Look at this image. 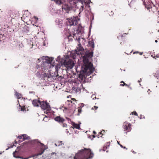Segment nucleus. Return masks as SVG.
Masks as SVG:
<instances>
[{
  "instance_id": "45",
  "label": "nucleus",
  "mask_w": 159,
  "mask_h": 159,
  "mask_svg": "<svg viewBox=\"0 0 159 159\" xmlns=\"http://www.w3.org/2000/svg\"><path fill=\"white\" fill-rule=\"evenodd\" d=\"M18 102L19 103V101L18 100Z\"/></svg>"
},
{
  "instance_id": "36",
  "label": "nucleus",
  "mask_w": 159,
  "mask_h": 159,
  "mask_svg": "<svg viewBox=\"0 0 159 159\" xmlns=\"http://www.w3.org/2000/svg\"><path fill=\"white\" fill-rule=\"evenodd\" d=\"M143 53V52H140V55H142Z\"/></svg>"
},
{
  "instance_id": "40",
  "label": "nucleus",
  "mask_w": 159,
  "mask_h": 159,
  "mask_svg": "<svg viewBox=\"0 0 159 159\" xmlns=\"http://www.w3.org/2000/svg\"><path fill=\"white\" fill-rule=\"evenodd\" d=\"M123 148H126V147H123Z\"/></svg>"
},
{
  "instance_id": "44",
  "label": "nucleus",
  "mask_w": 159,
  "mask_h": 159,
  "mask_svg": "<svg viewBox=\"0 0 159 159\" xmlns=\"http://www.w3.org/2000/svg\"><path fill=\"white\" fill-rule=\"evenodd\" d=\"M76 71L77 72V69H76Z\"/></svg>"
},
{
  "instance_id": "28",
  "label": "nucleus",
  "mask_w": 159,
  "mask_h": 159,
  "mask_svg": "<svg viewBox=\"0 0 159 159\" xmlns=\"http://www.w3.org/2000/svg\"><path fill=\"white\" fill-rule=\"evenodd\" d=\"M125 84H126V85H125V86H126L127 87H128V88H130V89H131V87H130V85H128V84H126L125 83Z\"/></svg>"
},
{
  "instance_id": "9",
  "label": "nucleus",
  "mask_w": 159,
  "mask_h": 159,
  "mask_svg": "<svg viewBox=\"0 0 159 159\" xmlns=\"http://www.w3.org/2000/svg\"><path fill=\"white\" fill-rule=\"evenodd\" d=\"M62 9L66 10V12L67 13H68V11H70L71 9V8L66 5H65L64 6H62Z\"/></svg>"
},
{
  "instance_id": "27",
  "label": "nucleus",
  "mask_w": 159,
  "mask_h": 159,
  "mask_svg": "<svg viewBox=\"0 0 159 159\" xmlns=\"http://www.w3.org/2000/svg\"><path fill=\"white\" fill-rule=\"evenodd\" d=\"M18 138L19 139H23V135H19L18 137Z\"/></svg>"
},
{
  "instance_id": "41",
  "label": "nucleus",
  "mask_w": 159,
  "mask_h": 159,
  "mask_svg": "<svg viewBox=\"0 0 159 159\" xmlns=\"http://www.w3.org/2000/svg\"><path fill=\"white\" fill-rule=\"evenodd\" d=\"M93 138H95V135H93Z\"/></svg>"
},
{
  "instance_id": "30",
  "label": "nucleus",
  "mask_w": 159,
  "mask_h": 159,
  "mask_svg": "<svg viewBox=\"0 0 159 159\" xmlns=\"http://www.w3.org/2000/svg\"><path fill=\"white\" fill-rule=\"evenodd\" d=\"M98 108V107L96 106H94L93 107V108L92 107V109H93L94 108L95 109V110H96Z\"/></svg>"
},
{
  "instance_id": "11",
  "label": "nucleus",
  "mask_w": 159,
  "mask_h": 159,
  "mask_svg": "<svg viewBox=\"0 0 159 159\" xmlns=\"http://www.w3.org/2000/svg\"><path fill=\"white\" fill-rule=\"evenodd\" d=\"M89 44L90 46L91 47L92 49H93L92 50H93V48H94V43L93 41H90L89 42Z\"/></svg>"
},
{
  "instance_id": "38",
  "label": "nucleus",
  "mask_w": 159,
  "mask_h": 159,
  "mask_svg": "<svg viewBox=\"0 0 159 159\" xmlns=\"http://www.w3.org/2000/svg\"><path fill=\"white\" fill-rule=\"evenodd\" d=\"M68 101V102H70L71 103H72V101Z\"/></svg>"
},
{
  "instance_id": "6",
  "label": "nucleus",
  "mask_w": 159,
  "mask_h": 159,
  "mask_svg": "<svg viewBox=\"0 0 159 159\" xmlns=\"http://www.w3.org/2000/svg\"><path fill=\"white\" fill-rule=\"evenodd\" d=\"M131 125L130 123L125 122L123 125V128L125 130L127 131V132H129L131 130Z\"/></svg>"
},
{
  "instance_id": "33",
  "label": "nucleus",
  "mask_w": 159,
  "mask_h": 159,
  "mask_svg": "<svg viewBox=\"0 0 159 159\" xmlns=\"http://www.w3.org/2000/svg\"><path fill=\"white\" fill-rule=\"evenodd\" d=\"M119 145H120V146L122 148H123V146L122 145H121V144H119Z\"/></svg>"
},
{
  "instance_id": "16",
  "label": "nucleus",
  "mask_w": 159,
  "mask_h": 159,
  "mask_svg": "<svg viewBox=\"0 0 159 159\" xmlns=\"http://www.w3.org/2000/svg\"><path fill=\"white\" fill-rule=\"evenodd\" d=\"M16 95L18 99H20L22 97L21 94L17 92H16Z\"/></svg>"
},
{
  "instance_id": "14",
  "label": "nucleus",
  "mask_w": 159,
  "mask_h": 159,
  "mask_svg": "<svg viewBox=\"0 0 159 159\" xmlns=\"http://www.w3.org/2000/svg\"><path fill=\"white\" fill-rule=\"evenodd\" d=\"M62 141H59L57 142L56 143H55V145L56 146H59L62 145Z\"/></svg>"
},
{
  "instance_id": "43",
  "label": "nucleus",
  "mask_w": 159,
  "mask_h": 159,
  "mask_svg": "<svg viewBox=\"0 0 159 159\" xmlns=\"http://www.w3.org/2000/svg\"><path fill=\"white\" fill-rule=\"evenodd\" d=\"M38 60L39 61V59L38 58Z\"/></svg>"
},
{
  "instance_id": "18",
  "label": "nucleus",
  "mask_w": 159,
  "mask_h": 159,
  "mask_svg": "<svg viewBox=\"0 0 159 159\" xmlns=\"http://www.w3.org/2000/svg\"><path fill=\"white\" fill-rule=\"evenodd\" d=\"M29 137L26 134H23V140L28 139H29Z\"/></svg>"
},
{
  "instance_id": "3",
  "label": "nucleus",
  "mask_w": 159,
  "mask_h": 159,
  "mask_svg": "<svg viewBox=\"0 0 159 159\" xmlns=\"http://www.w3.org/2000/svg\"><path fill=\"white\" fill-rule=\"evenodd\" d=\"M74 63L73 61L71 59H66L65 60L64 62L63 65L66 67L67 69H72L74 65Z\"/></svg>"
},
{
  "instance_id": "35",
  "label": "nucleus",
  "mask_w": 159,
  "mask_h": 159,
  "mask_svg": "<svg viewBox=\"0 0 159 159\" xmlns=\"http://www.w3.org/2000/svg\"><path fill=\"white\" fill-rule=\"evenodd\" d=\"M93 133L94 134H96V132L95 131H93Z\"/></svg>"
},
{
  "instance_id": "20",
  "label": "nucleus",
  "mask_w": 159,
  "mask_h": 159,
  "mask_svg": "<svg viewBox=\"0 0 159 159\" xmlns=\"http://www.w3.org/2000/svg\"><path fill=\"white\" fill-rule=\"evenodd\" d=\"M19 106L20 107V111H24L25 110V106H21V105H19Z\"/></svg>"
},
{
  "instance_id": "1",
  "label": "nucleus",
  "mask_w": 159,
  "mask_h": 159,
  "mask_svg": "<svg viewBox=\"0 0 159 159\" xmlns=\"http://www.w3.org/2000/svg\"><path fill=\"white\" fill-rule=\"evenodd\" d=\"M93 50L87 51L83 57V65L82 66L81 70L80 71L79 78L82 80L86 78V76L89 75L94 71L92 63L89 62L88 58H91L93 56Z\"/></svg>"
},
{
  "instance_id": "22",
  "label": "nucleus",
  "mask_w": 159,
  "mask_h": 159,
  "mask_svg": "<svg viewBox=\"0 0 159 159\" xmlns=\"http://www.w3.org/2000/svg\"><path fill=\"white\" fill-rule=\"evenodd\" d=\"M81 107H79L78 108V111L79 113H80L82 111V109Z\"/></svg>"
},
{
  "instance_id": "5",
  "label": "nucleus",
  "mask_w": 159,
  "mask_h": 159,
  "mask_svg": "<svg viewBox=\"0 0 159 159\" xmlns=\"http://www.w3.org/2000/svg\"><path fill=\"white\" fill-rule=\"evenodd\" d=\"M40 105L41 108L44 110L49 111L51 109L49 103L46 102L44 101H41L40 102Z\"/></svg>"
},
{
  "instance_id": "15",
  "label": "nucleus",
  "mask_w": 159,
  "mask_h": 159,
  "mask_svg": "<svg viewBox=\"0 0 159 159\" xmlns=\"http://www.w3.org/2000/svg\"><path fill=\"white\" fill-rule=\"evenodd\" d=\"M82 48L81 47V45L80 43L78 44V47H77V50L78 51H80L82 50Z\"/></svg>"
},
{
  "instance_id": "8",
  "label": "nucleus",
  "mask_w": 159,
  "mask_h": 159,
  "mask_svg": "<svg viewBox=\"0 0 159 159\" xmlns=\"http://www.w3.org/2000/svg\"><path fill=\"white\" fill-rule=\"evenodd\" d=\"M54 120L59 123H63L65 120L63 118H61L60 116H58L54 118Z\"/></svg>"
},
{
  "instance_id": "29",
  "label": "nucleus",
  "mask_w": 159,
  "mask_h": 159,
  "mask_svg": "<svg viewBox=\"0 0 159 159\" xmlns=\"http://www.w3.org/2000/svg\"><path fill=\"white\" fill-rule=\"evenodd\" d=\"M34 19L36 22H37L38 21V18H37L36 16L34 17Z\"/></svg>"
},
{
  "instance_id": "2",
  "label": "nucleus",
  "mask_w": 159,
  "mask_h": 159,
  "mask_svg": "<svg viewBox=\"0 0 159 159\" xmlns=\"http://www.w3.org/2000/svg\"><path fill=\"white\" fill-rule=\"evenodd\" d=\"M68 20L67 25L70 26H75L78 23L79 19L77 16H73Z\"/></svg>"
},
{
  "instance_id": "21",
  "label": "nucleus",
  "mask_w": 159,
  "mask_h": 159,
  "mask_svg": "<svg viewBox=\"0 0 159 159\" xmlns=\"http://www.w3.org/2000/svg\"><path fill=\"white\" fill-rule=\"evenodd\" d=\"M134 115L135 116H138V114L135 111L131 112L130 113V115Z\"/></svg>"
},
{
  "instance_id": "34",
  "label": "nucleus",
  "mask_w": 159,
  "mask_h": 159,
  "mask_svg": "<svg viewBox=\"0 0 159 159\" xmlns=\"http://www.w3.org/2000/svg\"><path fill=\"white\" fill-rule=\"evenodd\" d=\"M46 118H48V117H46H46H44V118L43 119V120H45V119Z\"/></svg>"
},
{
  "instance_id": "12",
  "label": "nucleus",
  "mask_w": 159,
  "mask_h": 159,
  "mask_svg": "<svg viewBox=\"0 0 159 159\" xmlns=\"http://www.w3.org/2000/svg\"><path fill=\"white\" fill-rule=\"evenodd\" d=\"M72 125L74 128H75L77 129H79L80 128V126L79 124L73 123Z\"/></svg>"
},
{
  "instance_id": "26",
  "label": "nucleus",
  "mask_w": 159,
  "mask_h": 159,
  "mask_svg": "<svg viewBox=\"0 0 159 159\" xmlns=\"http://www.w3.org/2000/svg\"><path fill=\"white\" fill-rule=\"evenodd\" d=\"M36 75H37L39 77H40V76H41V74H40V73L38 72L37 73H36Z\"/></svg>"
},
{
  "instance_id": "23",
  "label": "nucleus",
  "mask_w": 159,
  "mask_h": 159,
  "mask_svg": "<svg viewBox=\"0 0 159 159\" xmlns=\"http://www.w3.org/2000/svg\"><path fill=\"white\" fill-rule=\"evenodd\" d=\"M120 83H123V84H120V86H125V85H126V84H125V82L124 81H121Z\"/></svg>"
},
{
  "instance_id": "42",
  "label": "nucleus",
  "mask_w": 159,
  "mask_h": 159,
  "mask_svg": "<svg viewBox=\"0 0 159 159\" xmlns=\"http://www.w3.org/2000/svg\"><path fill=\"white\" fill-rule=\"evenodd\" d=\"M155 42L156 43H157V40H155Z\"/></svg>"
},
{
  "instance_id": "17",
  "label": "nucleus",
  "mask_w": 159,
  "mask_h": 159,
  "mask_svg": "<svg viewBox=\"0 0 159 159\" xmlns=\"http://www.w3.org/2000/svg\"><path fill=\"white\" fill-rule=\"evenodd\" d=\"M17 153V152L16 151L15 152L13 153V156L16 158H20L21 159H23V158L21 157H19L18 156L16 155V153Z\"/></svg>"
},
{
  "instance_id": "19",
  "label": "nucleus",
  "mask_w": 159,
  "mask_h": 159,
  "mask_svg": "<svg viewBox=\"0 0 159 159\" xmlns=\"http://www.w3.org/2000/svg\"><path fill=\"white\" fill-rule=\"evenodd\" d=\"M55 1L56 2V3L58 5H60L62 4V2L61 0H56Z\"/></svg>"
},
{
  "instance_id": "24",
  "label": "nucleus",
  "mask_w": 159,
  "mask_h": 159,
  "mask_svg": "<svg viewBox=\"0 0 159 159\" xmlns=\"http://www.w3.org/2000/svg\"><path fill=\"white\" fill-rule=\"evenodd\" d=\"M79 105H80V107H81V108H82V107H84V103H80V104H79Z\"/></svg>"
},
{
  "instance_id": "37",
  "label": "nucleus",
  "mask_w": 159,
  "mask_h": 159,
  "mask_svg": "<svg viewBox=\"0 0 159 159\" xmlns=\"http://www.w3.org/2000/svg\"><path fill=\"white\" fill-rule=\"evenodd\" d=\"M117 143H118V144H119H119H120V143H119V142H118V141H117Z\"/></svg>"
},
{
  "instance_id": "7",
  "label": "nucleus",
  "mask_w": 159,
  "mask_h": 159,
  "mask_svg": "<svg viewBox=\"0 0 159 159\" xmlns=\"http://www.w3.org/2000/svg\"><path fill=\"white\" fill-rule=\"evenodd\" d=\"M39 98H38V100L35 99L32 101V104L34 107H39L40 105V102L41 101H40Z\"/></svg>"
},
{
  "instance_id": "32",
  "label": "nucleus",
  "mask_w": 159,
  "mask_h": 159,
  "mask_svg": "<svg viewBox=\"0 0 159 159\" xmlns=\"http://www.w3.org/2000/svg\"><path fill=\"white\" fill-rule=\"evenodd\" d=\"M66 126H67V125H66V124H63V127H66Z\"/></svg>"
},
{
  "instance_id": "39",
  "label": "nucleus",
  "mask_w": 159,
  "mask_h": 159,
  "mask_svg": "<svg viewBox=\"0 0 159 159\" xmlns=\"http://www.w3.org/2000/svg\"><path fill=\"white\" fill-rule=\"evenodd\" d=\"M15 143H17V142H16V141H15Z\"/></svg>"
},
{
  "instance_id": "10",
  "label": "nucleus",
  "mask_w": 159,
  "mask_h": 159,
  "mask_svg": "<svg viewBox=\"0 0 159 159\" xmlns=\"http://www.w3.org/2000/svg\"><path fill=\"white\" fill-rule=\"evenodd\" d=\"M53 60V59L52 58L47 57V58L46 59L45 61L48 64L49 63L51 64Z\"/></svg>"
},
{
  "instance_id": "25",
  "label": "nucleus",
  "mask_w": 159,
  "mask_h": 159,
  "mask_svg": "<svg viewBox=\"0 0 159 159\" xmlns=\"http://www.w3.org/2000/svg\"><path fill=\"white\" fill-rule=\"evenodd\" d=\"M105 132V131L104 130H103L102 131L100 132H99V134H102V135H103V133Z\"/></svg>"
},
{
  "instance_id": "31",
  "label": "nucleus",
  "mask_w": 159,
  "mask_h": 159,
  "mask_svg": "<svg viewBox=\"0 0 159 159\" xmlns=\"http://www.w3.org/2000/svg\"><path fill=\"white\" fill-rule=\"evenodd\" d=\"M133 117V115H130V116H129V118H130L131 119H132V118ZM131 119L130 120H131Z\"/></svg>"
},
{
  "instance_id": "4",
  "label": "nucleus",
  "mask_w": 159,
  "mask_h": 159,
  "mask_svg": "<svg viewBox=\"0 0 159 159\" xmlns=\"http://www.w3.org/2000/svg\"><path fill=\"white\" fill-rule=\"evenodd\" d=\"M31 143L33 144H36L39 146H41V152L38 153L37 155V156H38L39 155H41L42 154L44 151L45 148V146L44 144L41 143L40 142L38 141V140L37 139L33 140L31 141Z\"/></svg>"
},
{
  "instance_id": "13",
  "label": "nucleus",
  "mask_w": 159,
  "mask_h": 159,
  "mask_svg": "<svg viewBox=\"0 0 159 159\" xmlns=\"http://www.w3.org/2000/svg\"><path fill=\"white\" fill-rule=\"evenodd\" d=\"M145 7L149 11H150V9L151 8V6L149 4H145Z\"/></svg>"
}]
</instances>
